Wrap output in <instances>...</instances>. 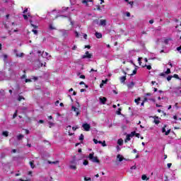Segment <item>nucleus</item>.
I'll return each mask as SVG.
<instances>
[{"mask_svg":"<svg viewBox=\"0 0 181 181\" xmlns=\"http://www.w3.org/2000/svg\"><path fill=\"white\" fill-rule=\"evenodd\" d=\"M89 160L93 162L94 163H100V160L95 156L94 157V153H90L88 156Z\"/></svg>","mask_w":181,"mask_h":181,"instance_id":"nucleus-1","label":"nucleus"},{"mask_svg":"<svg viewBox=\"0 0 181 181\" xmlns=\"http://www.w3.org/2000/svg\"><path fill=\"white\" fill-rule=\"evenodd\" d=\"M91 57H93V54H90L88 51H86L85 54L82 55L81 59H87L88 62H90Z\"/></svg>","mask_w":181,"mask_h":181,"instance_id":"nucleus-2","label":"nucleus"},{"mask_svg":"<svg viewBox=\"0 0 181 181\" xmlns=\"http://www.w3.org/2000/svg\"><path fill=\"white\" fill-rule=\"evenodd\" d=\"M133 136H135V132H132L130 134H127L126 136L125 142L131 141V138H132Z\"/></svg>","mask_w":181,"mask_h":181,"instance_id":"nucleus-3","label":"nucleus"},{"mask_svg":"<svg viewBox=\"0 0 181 181\" xmlns=\"http://www.w3.org/2000/svg\"><path fill=\"white\" fill-rule=\"evenodd\" d=\"M95 23H97V25H99V26H105L107 25V21L106 20H100V23H98V21L95 20Z\"/></svg>","mask_w":181,"mask_h":181,"instance_id":"nucleus-4","label":"nucleus"},{"mask_svg":"<svg viewBox=\"0 0 181 181\" xmlns=\"http://www.w3.org/2000/svg\"><path fill=\"white\" fill-rule=\"evenodd\" d=\"M82 128H83V130L86 131V132H88L90 131V128H91V126H90L88 123H84L82 124Z\"/></svg>","mask_w":181,"mask_h":181,"instance_id":"nucleus-5","label":"nucleus"},{"mask_svg":"<svg viewBox=\"0 0 181 181\" xmlns=\"http://www.w3.org/2000/svg\"><path fill=\"white\" fill-rule=\"evenodd\" d=\"M162 132L165 133V135H168L170 134V129L166 131V125H165L164 127L162 128Z\"/></svg>","mask_w":181,"mask_h":181,"instance_id":"nucleus-6","label":"nucleus"},{"mask_svg":"<svg viewBox=\"0 0 181 181\" xmlns=\"http://www.w3.org/2000/svg\"><path fill=\"white\" fill-rule=\"evenodd\" d=\"M99 101H100V104H105V103L107 101V98H105V97H100L99 98Z\"/></svg>","mask_w":181,"mask_h":181,"instance_id":"nucleus-7","label":"nucleus"},{"mask_svg":"<svg viewBox=\"0 0 181 181\" xmlns=\"http://www.w3.org/2000/svg\"><path fill=\"white\" fill-rule=\"evenodd\" d=\"M154 119V124H156V125H158V124L160 123V120H159V117H153Z\"/></svg>","mask_w":181,"mask_h":181,"instance_id":"nucleus-8","label":"nucleus"},{"mask_svg":"<svg viewBox=\"0 0 181 181\" xmlns=\"http://www.w3.org/2000/svg\"><path fill=\"white\" fill-rule=\"evenodd\" d=\"M42 57H45V59H50V55H49V53L43 52L42 54Z\"/></svg>","mask_w":181,"mask_h":181,"instance_id":"nucleus-9","label":"nucleus"},{"mask_svg":"<svg viewBox=\"0 0 181 181\" xmlns=\"http://www.w3.org/2000/svg\"><path fill=\"white\" fill-rule=\"evenodd\" d=\"M72 110L74 111L76 114V117L80 114V112L78 111V108L76 107L75 106H72Z\"/></svg>","mask_w":181,"mask_h":181,"instance_id":"nucleus-10","label":"nucleus"},{"mask_svg":"<svg viewBox=\"0 0 181 181\" xmlns=\"http://www.w3.org/2000/svg\"><path fill=\"white\" fill-rule=\"evenodd\" d=\"M30 23L34 29H37V28H39L37 25L33 23V21H32V20H30Z\"/></svg>","mask_w":181,"mask_h":181,"instance_id":"nucleus-11","label":"nucleus"},{"mask_svg":"<svg viewBox=\"0 0 181 181\" xmlns=\"http://www.w3.org/2000/svg\"><path fill=\"white\" fill-rule=\"evenodd\" d=\"M135 50L132 49V50H130L129 52V57H132V56H135Z\"/></svg>","mask_w":181,"mask_h":181,"instance_id":"nucleus-12","label":"nucleus"},{"mask_svg":"<svg viewBox=\"0 0 181 181\" xmlns=\"http://www.w3.org/2000/svg\"><path fill=\"white\" fill-rule=\"evenodd\" d=\"M117 158L119 159V162H122L124 160V157L120 154H118Z\"/></svg>","mask_w":181,"mask_h":181,"instance_id":"nucleus-13","label":"nucleus"},{"mask_svg":"<svg viewBox=\"0 0 181 181\" xmlns=\"http://www.w3.org/2000/svg\"><path fill=\"white\" fill-rule=\"evenodd\" d=\"M25 136H23V134H19L17 136V139L18 141H22V139H23Z\"/></svg>","mask_w":181,"mask_h":181,"instance_id":"nucleus-14","label":"nucleus"},{"mask_svg":"<svg viewBox=\"0 0 181 181\" xmlns=\"http://www.w3.org/2000/svg\"><path fill=\"white\" fill-rule=\"evenodd\" d=\"M95 35L97 39H101V37H103V35L100 33H95Z\"/></svg>","mask_w":181,"mask_h":181,"instance_id":"nucleus-15","label":"nucleus"},{"mask_svg":"<svg viewBox=\"0 0 181 181\" xmlns=\"http://www.w3.org/2000/svg\"><path fill=\"white\" fill-rule=\"evenodd\" d=\"M121 83H125V80H127V76H122L119 78Z\"/></svg>","mask_w":181,"mask_h":181,"instance_id":"nucleus-16","label":"nucleus"},{"mask_svg":"<svg viewBox=\"0 0 181 181\" xmlns=\"http://www.w3.org/2000/svg\"><path fill=\"white\" fill-rule=\"evenodd\" d=\"M142 180H149V178L146 176V175H143L141 176Z\"/></svg>","mask_w":181,"mask_h":181,"instance_id":"nucleus-17","label":"nucleus"},{"mask_svg":"<svg viewBox=\"0 0 181 181\" xmlns=\"http://www.w3.org/2000/svg\"><path fill=\"white\" fill-rule=\"evenodd\" d=\"M23 16L25 21H28V18H30V14H28V15L23 14Z\"/></svg>","mask_w":181,"mask_h":181,"instance_id":"nucleus-18","label":"nucleus"},{"mask_svg":"<svg viewBox=\"0 0 181 181\" xmlns=\"http://www.w3.org/2000/svg\"><path fill=\"white\" fill-rule=\"evenodd\" d=\"M117 144L118 145H122L124 144V140H122V139H119L118 141H117Z\"/></svg>","mask_w":181,"mask_h":181,"instance_id":"nucleus-19","label":"nucleus"},{"mask_svg":"<svg viewBox=\"0 0 181 181\" xmlns=\"http://www.w3.org/2000/svg\"><path fill=\"white\" fill-rule=\"evenodd\" d=\"M88 2H93V0H83L82 1V3L86 4V6L88 5L87 4H88Z\"/></svg>","mask_w":181,"mask_h":181,"instance_id":"nucleus-20","label":"nucleus"},{"mask_svg":"<svg viewBox=\"0 0 181 181\" xmlns=\"http://www.w3.org/2000/svg\"><path fill=\"white\" fill-rule=\"evenodd\" d=\"M139 101H141V98H138L134 100V102L136 103L137 105H139Z\"/></svg>","mask_w":181,"mask_h":181,"instance_id":"nucleus-21","label":"nucleus"},{"mask_svg":"<svg viewBox=\"0 0 181 181\" xmlns=\"http://www.w3.org/2000/svg\"><path fill=\"white\" fill-rule=\"evenodd\" d=\"M70 169H73L74 170H76L77 169V167L74 165H69Z\"/></svg>","mask_w":181,"mask_h":181,"instance_id":"nucleus-22","label":"nucleus"},{"mask_svg":"<svg viewBox=\"0 0 181 181\" xmlns=\"http://www.w3.org/2000/svg\"><path fill=\"white\" fill-rule=\"evenodd\" d=\"M175 28L177 32H181V24H180V25H177Z\"/></svg>","mask_w":181,"mask_h":181,"instance_id":"nucleus-23","label":"nucleus"},{"mask_svg":"<svg viewBox=\"0 0 181 181\" xmlns=\"http://www.w3.org/2000/svg\"><path fill=\"white\" fill-rule=\"evenodd\" d=\"M165 74H170V69H167L165 71H164Z\"/></svg>","mask_w":181,"mask_h":181,"instance_id":"nucleus-24","label":"nucleus"},{"mask_svg":"<svg viewBox=\"0 0 181 181\" xmlns=\"http://www.w3.org/2000/svg\"><path fill=\"white\" fill-rule=\"evenodd\" d=\"M22 100H25V98H23V96L19 95L18 98V101H22Z\"/></svg>","mask_w":181,"mask_h":181,"instance_id":"nucleus-25","label":"nucleus"},{"mask_svg":"<svg viewBox=\"0 0 181 181\" xmlns=\"http://www.w3.org/2000/svg\"><path fill=\"white\" fill-rule=\"evenodd\" d=\"M79 141H84V135L81 134L79 136Z\"/></svg>","mask_w":181,"mask_h":181,"instance_id":"nucleus-26","label":"nucleus"},{"mask_svg":"<svg viewBox=\"0 0 181 181\" xmlns=\"http://www.w3.org/2000/svg\"><path fill=\"white\" fill-rule=\"evenodd\" d=\"M83 165H84V166H87V165H88V160H84Z\"/></svg>","mask_w":181,"mask_h":181,"instance_id":"nucleus-27","label":"nucleus"},{"mask_svg":"<svg viewBox=\"0 0 181 181\" xmlns=\"http://www.w3.org/2000/svg\"><path fill=\"white\" fill-rule=\"evenodd\" d=\"M30 167L32 168V169H33L35 168V164H33V161H30Z\"/></svg>","mask_w":181,"mask_h":181,"instance_id":"nucleus-28","label":"nucleus"},{"mask_svg":"<svg viewBox=\"0 0 181 181\" xmlns=\"http://www.w3.org/2000/svg\"><path fill=\"white\" fill-rule=\"evenodd\" d=\"M3 57H4V62H6V59H8V55L4 54V55H3Z\"/></svg>","mask_w":181,"mask_h":181,"instance_id":"nucleus-29","label":"nucleus"},{"mask_svg":"<svg viewBox=\"0 0 181 181\" xmlns=\"http://www.w3.org/2000/svg\"><path fill=\"white\" fill-rule=\"evenodd\" d=\"M146 67L147 70H151L152 69V66L151 65H145Z\"/></svg>","mask_w":181,"mask_h":181,"instance_id":"nucleus-30","label":"nucleus"},{"mask_svg":"<svg viewBox=\"0 0 181 181\" xmlns=\"http://www.w3.org/2000/svg\"><path fill=\"white\" fill-rule=\"evenodd\" d=\"M2 135H4V136H8V132H3Z\"/></svg>","mask_w":181,"mask_h":181,"instance_id":"nucleus-31","label":"nucleus"},{"mask_svg":"<svg viewBox=\"0 0 181 181\" xmlns=\"http://www.w3.org/2000/svg\"><path fill=\"white\" fill-rule=\"evenodd\" d=\"M173 118H174V119H175L176 121H177V119H180V120L181 121V117H178V118H177V116H176V115L173 116Z\"/></svg>","mask_w":181,"mask_h":181,"instance_id":"nucleus-32","label":"nucleus"},{"mask_svg":"<svg viewBox=\"0 0 181 181\" xmlns=\"http://www.w3.org/2000/svg\"><path fill=\"white\" fill-rule=\"evenodd\" d=\"M48 124H49V125H50L49 128H52V127H53V125H54V123H53L52 122H49Z\"/></svg>","mask_w":181,"mask_h":181,"instance_id":"nucleus-33","label":"nucleus"},{"mask_svg":"<svg viewBox=\"0 0 181 181\" xmlns=\"http://www.w3.org/2000/svg\"><path fill=\"white\" fill-rule=\"evenodd\" d=\"M84 180H85V181H90V180H91V177H84Z\"/></svg>","mask_w":181,"mask_h":181,"instance_id":"nucleus-34","label":"nucleus"},{"mask_svg":"<svg viewBox=\"0 0 181 181\" xmlns=\"http://www.w3.org/2000/svg\"><path fill=\"white\" fill-rule=\"evenodd\" d=\"M17 57H22L23 56V53L16 54Z\"/></svg>","mask_w":181,"mask_h":181,"instance_id":"nucleus-35","label":"nucleus"},{"mask_svg":"<svg viewBox=\"0 0 181 181\" xmlns=\"http://www.w3.org/2000/svg\"><path fill=\"white\" fill-rule=\"evenodd\" d=\"M172 76H168L167 77V80H168V81H170L171 80H172Z\"/></svg>","mask_w":181,"mask_h":181,"instance_id":"nucleus-36","label":"nucleus"},{"mask_svg":"<svg viewBox=\"0 0 181 181\" xmlns=\"http://www.w3.org/2000/svg\"><path fill=\"white\" fill-rule=\"evenodd\" d=\"M169 40H170V39H166L164 40V43H165V45H168V43H169Z\"/></svg>","mask_w":181,"mask_h":181,"instance_id":"nucleus-37","label":"nucleus"},{"mask_svg":"<svg viewBox=\"0 0 181 181\" xmlns=\"http://www.w3.org/2000/svg\"><path fill=\"white\" fill-rule=\"evenodd\" d=\"M18 114V111L16 110V112L13 115V118H16Z\"/></svg>","mask_w":181,"mask_h":181,"instance_id":"nucleus-38","label":"nucleus"},{"mask_svg":"<svg viewBox=\"0 0 181 181\" xmlns=\"http://www.w3.org/2000/svg\"><path fill=\"white\" fill-rule=\"evenodd\" d=\"M54 12H56V10H53L52 12H51V15H52V16H51V18H52V19H53V15H54Z\"/></svg>","mask_w":181,"mask_h":181,"instance_id":"nucleus-39","label":"nucleus"},{"mask_svg":"<svg viewBox=\"0 0 181 181\" xmlns=\"http://www.w3.org/2000/svg\"><path fill=\"white\" fill-rule=\"evenodd\" d=\"M108 81V79H105V80H103L102 81V83H103V84H107V82Z\"/></svg>","mask_w":181,"mask_h":181,"instance_id":"nucleus-40","label":"nucleus"},{"mask_svg":"<svg viewBox=\"0 0 181 181\" xmlns=\"http://www.w3.org/2000/svg\"><path fill=\"white\" fill-rule=\"evenodd\" d=\"M128 4L131 6L132 8L134 6V1H129Z\"/></svg>","mask_w":181,"mask_h":181,"instance_id":"nucleus-41","label":"nucleus"},{"mask_svg":"<svg viewBox=\"0 0 181 181\" xmlns=\"http://www.w3.org/2000/svg\"><path fill=\"white\" fill-rule=\"evenodd\" d=\"M102 146H107V144H105V141H102Z\"/></svg>","mask_w":181,"mask_h":181,"instance_id":"nucleus-42","label":"nucleus"},{"mask_svg":"<svg viewBox=\"0 0 181 181\" xmlns=\"http://www.w3.org/2000/svg\"><path fill=\"white\" fill-rule=\"evenodd\" d=\"M74 33H75V37H78L79 36L78 33L77 31H75Z\"/></svg>","mask_w":181,"mask_h":181,"instance_id":"nucleus-43","label":"nucleus"},{"mask_svg":"<svg viewBox=\"0 0 181 181\" xmlns=\"http://www.w3.org/2000/svg\"><path fill=\"white\" fill-rule=\"evenodd\" d=\"M67 9H69V7H64L62 8V12H64V11H67Z\"/></svg>","mask_w":181,"mask_h":181,"instance_id":"nucleus-44","label":"nucleus"},{"mask_svg":"<svg viewBox=\"0 0 181 181\" xmlns=\"http://www.w3.org/2000/svg\"><path fill=\"white\" fill-rule=\"evenodd\" d=\"M32 32H33L34 35H37V31L36 30H32Z\"/></svg>","mask_w":181,"mask_h":181,"instance_id":"nucleus-45","label":"nucleus"},{"mask_svg":"<svg viewBox=\"0 0 181 181\" xmlns=\"http://www.w3.org/2000/svg\"><path fill=\"white\" fill-rule=\"evenodd\" d=\"M93 142H94V144H98V140L93 139Z\"/></svg>","mask_w":181,"mask_h":181,"instance_id":"nucleus-46","label":"nucleus"},{"mask_svg":"<svg viewBox=\"0 0 181 181\" xmlns=\"http://www.w3.org/2000/svg\"><path fill=\"white\" fill-rule=\"evenodd\" d=\"M137 138H139V136H141V134L139 133H135L134 134Z\"/></svg>","mask_w":181,"mask_h":181,"instance_id":"nucleus-47","label":"nucleus"},{"mask_svg":"<svg viewBox=\"0 0 181 181\" xmlns=\"http://www.w3.org/2000/svg\"><path fill=\"white\" fill-rule=\"evenodd\" d=\"M168 64L170 67H173V65L172 64V62L169 61Z\"/></svg>","mask_w":181,"mask_h":181,"instance_id":"nucleus-48","label":"nucleus"},{"mask_svg":"<svg viewBox=\"0 0 181 181\" xmlns=\"http://www.w3.org/2000/svg\"><path fill=\"white\" fill-rule=\"evenodd\" d=\"M141 60H142V57H139L138 58V62H139V64H141Z\"/></svg>","mask_w":181,"mask_h":181,"instance_id":"nucleus-49","label":"nucleus"},{"mask_svg":"<svg viewBox=\"0 0 181 181\" xmlns=\"http://www.w3.org/2000/svg\"><path fill=\"white\" fill-rule=\"evenodd\" d=\"M49 29H51L52 30H53L54 29H56V28H54L53 25H49Z\"/></svg>","mask_w":181,"mask_h":181,"instance_id":"nucleus-50","label":"nucleus"},{"mask_svg":"<svg viewBox=\"0 0 181 181\" xmlns=\"http://www.w3.org/2000/svg\"><path fill=\"white\" fill-rule=\"evenodd\" d=\"M70 129H71V126L66 127V130L67 131H70Z\"/></svg>","mask_w":181,"mask_h":181,"instance_id":"nucleus-51","label":"nucleus"},{"mask_svg":"<svg viewBox=\"0 0 181 181\" xmlns=\"http://www.w3.org/2000/svg\"><path fill=\"white\" fill-rule=\"evenodd\" d=\"M134 74H136V69H134L133 71V73H132V76H134Z\"/></svg>","mask_w":181,"mask_h":181,"instance_id":"nucleus-52","label":"nucleus"},{"mask_svg":"<svg viewBox=\"0 0 181 181\" xmlns=\"http://www.w3.org/2000/svg\"><path fill=\"white\" fill-rule=\"evenodd\" d=\"M173 77H175V78H179V75L174 74Z\"/></svg>","mask_w":181,"mask_h":181,"instance_id":"nucleus-53","label":"nucleus"},{"mask_svg":"<svg viewBox=\"0 0 181 181\" xmlns=\"http://www.w3.org/2000/svg\"><path fill=\"white\" fill-rule=\"evenodd\" d=\"M77 49V46L74 45L72 47V50H76Z\"/></svg>","mask_w":181,"mask_h":181,"instance_id":"nucleus-54","label":"nucleus"},{"mask_svg":"<svg viewBox=\"0 0 181 181\" xmlns=\"http://www.w3.org/2000/svg\"><path fill=\"white\" fill-rule=\"evenodd\" d=\"M59 103H60V101L57 100V101L55 102V105H57V106L59 105Z\"/></svg>","mask_w":181,"mask_h":181,"instance_id":"nucleus-55","label":"nucleus"},{"mask_svg":"<svg viewBox=\"0 0 181 181\" xmlns=\"http://www.w3.org/2000/svg\"><path fill=\"white\" fill-rule=\"evenodd\" d=\"M131 169H132V170H135V169H136V166H135V165L132 166V167H131Z\"/></svg>","mask_w":181,"mask_h":181,"instance_id":"nucleus-56","label":"nucleus"},{"mask_svg":"<svg viewBox=\"0 0 181 181\" xmlns=\"http://www.w3.org/2000/svg\"><path fill=\"white\" fill-rule=\"evenodd\" d=\"M49 163H54V165H56V163H59V161L49 162Z\"/></svg>","mask_w":181,"mask_h":181,"instance_id":"nucleus-57","label":"nucleus"},{"mask_svg":"<svg viewBox=\"0 0 181 181\" xmlns=\"http://www.w3.org/2000/svg\"><path fill=\"white\" fill-rule=\"evenodd\" d=\"M80 78H86V76H84V75H81V76H80Z\"/></svg>","mask_w":181,"mask_h":181,"instance_id":"nucleus-58","label":"nucleus"},{"mask_svg":"<svg viewBox=\"0 0 181 181\" xmlns=\"http://www.w3.org/2000/svg\"><path fill=\"white\" fill-rule=\"evenodd\" d=\"M77 128H78V127H73L72 129H73V131H76V129H77Z\"/></svg>","mask_w":181,"mask_h":181,"instance_id":"nucleus-59","label":"nucleus"},{"mask_svg":"<svg viewBox=\"0 0 181 181\" xmlns=\"http://www.w3.org/2000/svg\"><path fill=\"white\" fill-rule=\"evenodd\" d=\"M164 181H169V178L168 177V176L165 175V179Z\"/></svg>","mask_w":181,"mask_h":181,"instance_id":"nucleus-60","label":"nucleus"},{"mask_svg":"<svg viewBox=\"0 0 181 181\" xmlns=\"http://www.w3.org/2000/svg\"><path fill=\"white\" fill-rule=\"evenodd\" d=\"M38 122H40V124H43L45 122L43 120L40 119V120H39Z\"/></svg>","mask_w":181,"mask_h":181,"instance_id":"nucleus-61","label":"nucleus"},{"mask_svg":"<svg viewBox=\"0 0 181 181\" xmlns=\"http://www.w3.org/2000/svg\"><path fill=\"white\" fill-rule=\"evenodd\" d=\"M167 166H168V168H170V166H172V163H168Z\"/></svg>","mask_w":181,"mask_h":181,"instance_id":"nucleus-62","label":"nucleus"},{"mask_svg":"<svg viewBox=\"0 0 181 181\" xmlns=\"http://www.w3.org/2000/svg\"><path fill=\"white\" fill-rule=\"evenodd\" d=\"M177 50H181V46H180V47H178L177 48Z\"/></svg>","mask_w":181,"mask_h":181,"instance_id":"nucleus-63","label":"nucleus"},{"mask_svg":"<svg viewBox=\"0 0 181 181\" xmlns=\"http://www.w3.org/2000/svg\"><path fill=\"white\" fill-rule=\"evenodd\" d=\"M175 107H176L177 108H179V106H177V103H176L175 104Z\"/></svg>","mask_w":181,"mask_h":181,"instance_id":"nucleus-64","label":"nucleus"}]
</instances>
